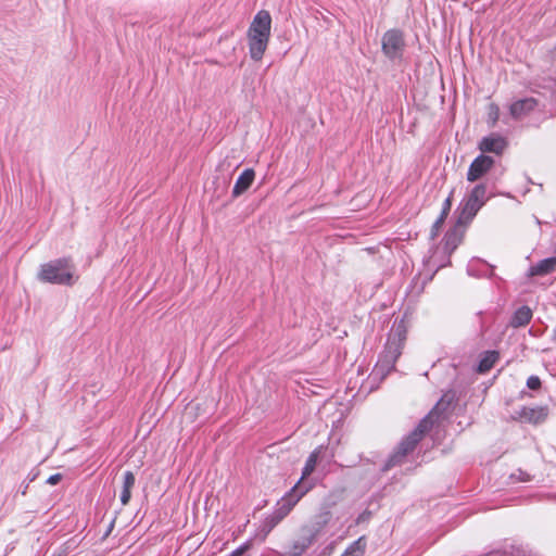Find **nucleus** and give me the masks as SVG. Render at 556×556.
Listing matches in <instances>:
<instances>
[{"label":"nucleus","mask_w":556,"mask_h":556,"mask_svg":"<svg viewBox=\"0 0 556 556\" xmlns=\"http://www.w3.org/2000/svg\"><path fill=\"white\" fill-rule=\"evenodd\" d=\"M321 447L314 450L305 462L300 481L291 489V491L281 498L275 511V518L280 521L295 506V504L312 489L313 484L304 482V480L315 470Z\"/></svg>","instance_id":"nucleus-1"},{"label":"nucleus","mask_w":556,"mask_h":556,"mask_svg":"<svg viewBox=\"0 0 556 556\" xmlns=\"http://www.w3.org/2000/svg\"><path fill=\"white\" fill-rule=\"evenodd\" d=\"M270 28V14L265 10L257 12L248 30L249 52L254 61L262 60L269 42Z\"/></svg>","instance_id":"nucleus-2"},{"label":"nucleus","mask_w":556,"mask_h":556,"mask_svg":"<svg viewBox=\"0 0 556 556\" xmlns=\"http://www.w3.org/2000/svg\"><path fill=\"white\" fill-rule=\"evenodd\" d=\"M405 340L406 329L403 323H400L391 330L384 350L375 367L374 375L384 378L394 369L395 363L402 354Z\"/></svg>","instance_id":"nucleus-3"},{"label":"nucleus","mask_w":556,"mask_h":556,"mask_svg":"<svg viewBox=\"0 0 556 556\" xmlns=\"http://www.w3.org/2000/svg\"><path fill=\"white\" fill-rule=\"evenodd\" d=\"M441 402L419 422L417 428L402 440L399 444L397 450L390 457L387 468L395 466L402 463V459L410 453L417 443L422 439L426 432H428L439 419V406Z\"/></svg>","instance_id":"nucleus-4"},{"label":"nucleus","mask_w":556,"mask_h":556,"mask_svg":"<svg viewBox=\"0 0 556 556\" xmlns=\"http://www.w3.org/2000/svg\"><path fill=\"white\" fill-rule=\"evenodd\" d=\"M37 277L42 282L72 286L76 281L75 268L68 258H58L40 266Z\"/></svg>","instance_id":"nucleus-5"},{"label":"nucleus","mask_w":556,"mask_h":556,"mask_svg":"<svg viewBox=\"0 0 556 556\" xmlns=\"http://www.w3.org/2000/svg\"><path fill=\"white\" fill-rule=\"evenodd\" d=\"M486 189L483 185H477L466 200L460 220H470L485 202Z\"/></svg>","instance_id":"nucleus-6"},{"label":"nucleus","mask_w":556,"mask_h":556,"mask_svg":"<svg viewBox=\"0 0 556 556\" xmlns=\"http://www.w3.org/2000/svg\"><path fill=\"white\" fill-rule=\"evenodd\" d=\"M404 47L403 36L397 30H388L382 37V51L390 58L395 59L402 54Z\"/></svg>","instance_id":"nucleus-7"},{"label":"nucleus","mask_w":556,"mask_h":556,"mask_svg":"<svg viewBox=\"0 0 556 556\" xmlns=\"http://www.w3.org/2000/svg\"><path fill=\"white\" fill-rule=\"evenodd\" d=\"M494 161L492 157L486 155H479L473 160V162L470 164L467 179L469 181H476L480 179L484 174H486L491 167L493 166Z\"/></svg>","instance_id":"nucleus-8"},{"label":"nucleus","mask_w":556,"mask_h":556,"mask_svg":"<svg viewBox=\"0 0 556 556\" xmlns=\"http://www.w3.org/2000/svg\"><path fill=\"white\" fill-rule=\"evenodd\" d=\"M538 105V100L534 98H526L515 101L509 106L511 117L519 119L531 113Z\"/></svg>","instance_id":"nucleus-9"},{"label":"nucleus","mask_w":556,"mask_h":556,"mask_svg":"<svg viewBox=\"0 0 556 556\" xmlns=\"http://www.w3.org/2000/svg\"><path fill=\"white\" fill-rule=\"evenodd\" d=\"M506 146H507V142H506L505 138H503L502 136H498V135H491V136L484 137L480 141L479 149L482 152H491V153L500 154L504 151Z\"/></svg>","instance_id":"nucleus-10"},{"label":"nucleus","mask_w":556,"mask_h":556,"mask_svg":"<svg viewBox=\"0 0 556 556\" xmlns=\"http://www.w3.org/2000/svg\"><path fill=\"white\" fill-rule=\"evenodd\" d=\"M518 418L522 421H528L532 424H540L545 420L547 416V409L544 407H527L523 406L517 413Z\"/></svg>","instance_id":"nucleus-11"},{"label":"nucleus","mask_w":556,"mask_h":556,"mask_svg":"<svg viewBox=\"0 0 556 556\" xmlns=\"http://www.w3.org/2000/svg\"><path fill=\"white\" fill-rule=\"evenodd\" d=\"M255 178V173L252 168L244 169L241 175L238 177L233 189L232 197L237 198L244 193L252 185Z\"/></svg>","instance_id":"nucleus-12"},{"label":"nucleus","mask_w":556,"mask_h":556,"mask_svg":"<svg viewBox=\"0 0 556 556\" xmlns=\"http://www.w3.org/2000/svg\"><path fill=\"white\" fill-rule=\"evenodd\" d=\"M556 268V257H548L545 260L540 261L536 265L531 266L528 273V276H544L552 271H554Z\"/></svg>","instance_id":"nucleus-13"},{"label":"nucleus","mask_w":556,"mask_h":556,"mask_svg":"<svg viewBox=\"0 0 556 556\" xmlns=\"http://www.w3.org/2000/svg\"><path fill=\"white\" fill-rule=\"evenodd\" d=\"M135 475L131 471H126L123 478V486L121 492L122 505H127L131 497V489L135 485Z\"/></svg>","instance_id":"nucleus-14"},{"label":"nucleus","mask_w":556,"mask_h":556,"mask_svg":"<svg viewBox=\"0 0 556 556\" xmlns=\"http://www.w3.org/2000/svg\"><path fill=\"white\" fill-rule=\"evenodd\" d=\"M532 312L528 306H522L516 311L511 318V326L515 328L526 326L530 323Z\"/></svg>","instance_id":"nucleus-15"},{"label":"nucleus","mask_w":556,"mask_h":556,"mask_svg":"<svg viewBox=\"0 0 556 556\" xmlns=\"http://www.w3.org/2000/svg\"><path fill=\"white\" fill-rule=\"evenodd\" d=\"M462 239L463 232L460 231L459 228L455 227L454 229L450 230L444 237L445 249L450 253L453 252L462 242Z\"/></svg>","instance_id":"nucleus-16"},{"label":"nucleus","mask_w":556,"mask_h":556,"mask_svg":"<svg viewBox=\"0 0 556 556\" xmlns=\"http://www.w3.org/2000/svg\"><path fill=\"white\" fill-rule=\"evenodd\" d=\"M316 533H311L308 536L302 538L294 542L289 556L302 555L314 542Z\"/></svg>","instance_id":"nucleus-17"},{"label":"nucleus","mask_w":556,"mask_h":556,"mask_svg":"<svg viewBox=\"0 0 556 556\" xmlns=\"http://www.w3.org/2000/svg\"><path fill=\"white\" fill-rule=\"evenodd\" d=\"M366 545L365 536H361L351 543L341 556H364Z\"/></svg>","instance_id":"nucleus-18"},{"label":"nucleus","mask_w":556,"mask_h":556,"mask_svg":"<svg viewBox=\"0 0 556 556\" xmlns=\"http://www.w3.org/2000/svg\"><path fill=\"white\" fill-rule=\"evenodd\" d=\"M497 359H498L497 352H495V351L486 352L478 365V371L481 374L489 371L494 366V364L496 363Z\"/></svg>","instance_id":"nucleus-19"},{"label":"nucleus","mask_w":556,"mask_h":556,"mask_svg":"<svg viewBox=\"0 0 556 556\" xmlns=\"http://www.w3.org/2000/svg\"><path fill=\"white\" fill-rule=\"evenodd\" d=\"M488 116L491 126H494L500 118V108L495 103L489 105Z\"/></svg>","instance_id":"nucleus-20"},{"label":"nucleus","mask_w":556,"mask_h":556,"mask_svg":"<svg viewBox=\"0 0 556 556\" xmlns=\"http://www.w3.org/2000/svg\"><path fill=\"white\" fill-rule=\"evenodd\" d=\"M527 386L531 390H536L541 387V380L536 376H530L527 380Z\"/></svg>","instance_id":"nucleus-21"},{"label":"nucleus","mask_w":556,"mask_h":556,"mask_svg":"<svg viewBox=\"0 0 556 556\" xmlns=\"http://www.w3.org/2000/svg\"><path fill=\"white\" fill-rule=\"evenodd\" d=\"M451 206H452V198L451 195H448L444 203H443V207H442V211L444 212V214H448L450 211H451Z\"/></svg>","instance_id":"nucleus-22"},{"label":"nucleus","mask_w":556,"mask_h":556,"mask_svg":"<svg viewBox=\"0 0 556 556\" xmlns=\"http://www.w3.org/2000/svg\"><path fill=\"white\" fill-rule=\"evenodd\" d=\"M443 224H438V219L434 222L431 228V238H435L439 235V231L441 229Z\"/></svg>","instance_id":"nucleus-23"},{"label":"nucleus","mask_w":556,"mask_h":556,"mask_svg":"<svg viewBox=\"0 0 556 556\" xmlns=\"http://www.w3.org/2000/svg\"><path fill=\"white\" fill-rule=\"evenodd\" d=\"M61 478H62V476L60 473L52 475L48 478L47 483L54 485V484L59 483Z\"/></svg>","instance_id":"nucleus-24"},{"label":"nucleus","mask_w":556,"mask_h":556,"mask_svg":"<svg viewBox=\"0 0 556 556\" xmlns=\"http://www.w3.org/2000/svg\"><path fill=\"white\" fill-rule=\"evenodd\" d=\"M319 519H320V525L324 526L326 525L329 519H330V513L329 511H325L323 514L319 515Z\"/></svg>","instance_id":"nucleus-25"},{"label":"nucleus","mask_w":556,"mask_h":556,"mask_svg":"<svg viewBox=\"0 0 556 556\" xmlns=\"http://www.w3.org/2000/svg\"><path fill=\"white\" fill-rule=\"evenodd\" d=\"M448 214H444V212L442 211L439 218H438V224H443L445 218L447 217Z\"/></svg>","instance_id":"nucleus-26"},{"label":"nucleus","mask_w":556,"mask_h":556,"mask_svg":"<svg viewBox=\"0 0 556 556\" xmlns=\"http://www.w3.org/2000/svg\"><path fill=\"white\" fill-rule=\"evenodd\" d=\"M244 549H245L244 547H240V548H238V549L233 551V552L231 553V556H241V555H242V553L244 552Z\"/></svg>","instance_id":"nucleus-27"},{"label":"nucleus","mask_w":556,"mask_h":556,"mask_svg":"<svg viewBox=\"0 0 556 556\" xmlns=\"http://www.w3.org/2000/svg\"><path fill=\"white\" fill-rule=\"evenodd\" d=\"M554 340H556V329L554 330Z\"/></svg>","instance_id":"nucleus-28"}]
</instances>
